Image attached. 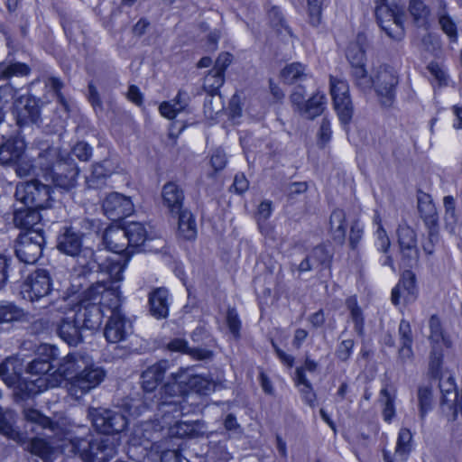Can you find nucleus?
Masks as SVG:
<instances>
[{
  "instance_id": "obj_35",
  "label": "nucleus",
  "mask_w": 462,
  "mask_h": 462,
  "mask_svg": "<svg viewBox=\"0 0 462 462\" xmlns=\"http://www.w3.org/2000/svg\"><path fill=\"white\" fill-rule=\"evenodd\" d=\"M187 370V388L188 394L190 392L197 393L200 395H208L216 390V383L205 376L195 374L191 370Z\"/></svg>"
},
{
  "instance_id": "obj_28",
  "label": "nucleus",
  "mask_w": 462,
  "mask_h": 462,
  "mask_svg": "<svg viewBox=\"0 0 462 462\" xmlns=\"http://www.w3.org/2000/svg\"><path fill=\"white\" fill-rule=\"evenodd\" d=\"M149 310L157 319H165L169 315V291L164 287L153 289L149 293Z\"/></svg>"
},
{
  "instance_id": "obj_64",
  "label": "nucleus",
  "mask_w": 462,
  "mask_h": 462,
  "mask_svg": "<svg viewBox=\"0 0 462 462\" xmlns=\"http://www.w3.org/2000/svg\"><path fill=\"white\" fill-rule=\"evenodd\" d=\"M55 367L56 365L53 364L42 361V359H33L27 365L26 371L33 375H45L48 374Z\"/></svg>"
},
{
  "instance_id": "obj_29",
  "label": "nucleus",
  "mask_w": 462,
  "mask_h": 462,
  "mask_svg": "<svg viewBox=\"0 0 462 462\" xmlns=\"http://www.w3.org/2000/svg\"><path fill=\"white\" fill-rule=\"evenodd\" d=\"M15 412L0 406V434L16 442H22L23 435L15 427Z\"/></svg>"
},
{
  "instance_id": "obj_62",
  "label": "nucleus",
  "mask_w": 462,
  "mask_h": 462,
  "mask_svg": "<svg viewBox=\"0 0 462 462\" xmlns=\"http://www.w3.org/2000/svg\"><path fill=\"white\" fill-rule=\"evenodd\" d=\"M38 393L35 389V383L33 381L29 382H18V385L14 392L16 401H25L32 397Z\"/></svg>"
},
{
  "instance_id": "obj_32",
  "label": "nucleus",
  "mask_w": 462,
  "mask_h": 462,
  "mask_svg": "<svg viewBox=\"0 0 462 462\" xmlns=\"http://www.w3.org/2000/svg\"><path fill=\"white\" fill-rule=\"evenodd\" d=\"M437 17L443 32L451 42H457L458 34L457 24L447 11V3L444 0H437Z\"/></svg>"
},
{
  "instance_id": "obj_58",
  "label": "nucleus",
  "mask_w": 462,
  "mask_h": 462,
  "mask_svg": "<svg viewBox=\"0 0 462 462\" xmlns=\"http://www.w3.org/2000/svg\"><path fill=\"white\" fill-rule=\"evenodd\" d=\"M36 357L34 359H42L49 364H53L54 361L58 360L60 351L59 348L51 344H41L35 350Z\"/></svg>"
},
{
  "instance_id": "obj_56",
  "label": "nucleus",
  "mask_w": 462,
  "mask_h": 462,
  "mask_svg": "<svg viewBox=\"0 0 462 462\" xmlns=\"http://www.w3.org/2000/svg\"><path fill=\"white\" fill-rule=\"evenodd\" d=\"M397 236L400 250L418 246L416 232L409 226H399Z\"/></svg>"
},
{
  "instance_id": "obj_20",
  "label": "nucleus",
  "mask_w": 462,
  "mask_h": 462,
  "mask_svg": "<svg viewBox=\"0 0 462 462\" xmlns=\"http://www.w3.org/2000/svg\"><path fill=\"white\" fill-rule=\"evenodd\" d=\"M90 358L88 354L80 351L69 353L58 361L53 374L57 373L67 381L66 383H70L86 367Z\"/></svg>"
},
{
  "instance_id": "obj_6",
  "label": "nucleus",
  "mask_w": 462,
  "mask_h": 462,
  "mask_svg": "<svg viewBox=\"0 0 462 462\" xmlns=\"http://www.w3.org/2000/svg\"><path fill=\"white\" fill-rule=\"evenodd\" d=\"M369 90L374 88L381 106L389 108L396 99L399 85L398 72L391 66H379L373 76L369 77Z\"/></svg>"
},
{
  "instance_id": "obj_59",
  "label": "nucleus",
  "mask_w": 462,
  "mask_h": 462,
  "mask_svg": "<svg viewBox=\"0 0 462 462\" xmlns=\"http://www.w3.org/2000/svg\"><path fill=\"white\" fill-rule=\"evenodd\" d=\"M380 395L383 404V420L390 423L395 416L394 397L391 395L387 388H383L380 392Z\"/></svg>"
},
{
  "instance_id": "obj_51",
  "label": "nucleus",
  "mask_w": 462,
  "mask_h": 462,
  "mask_svg": "<svg viewBox=\"0 0 462 462\" xmlns=\"http://www.w3.org/2000/svg\"><path fill=\"white\" fill-rule=\"evenodd\" d=\"M309 255L314 264H317L323 269L329 268L333 257V254L324 245L315 246Z\"/></svg>"
},
{
  "instance_id": "obj_44",
  "label": "nucleus",
  "mask_w": 462,
  "mask_h": 462,
  "mask_svg": "<svg viewBox=\"0 0 462 462\" xmlns=\"http://www.w3.org/2000/svg\"><path fill=\"white\" fill-rule=\"evenodd\" d=\"M167 349L171 352L189 354L199 359H206L211 356V352L205 349H193L188 346V342L182 338H174L167 344Z\"/></svg>"
},
{
  "instance_id": "obj_1",
  "label": "nucleus",
  "mask_w": 462,
  "mask_h": 462,
  "mask_svg": "<svg viewBox=\"0 0 462 462\" xmlns=\"http://www.w3.org/2000/svg\"><path fill=\"white\" fill-rule=\"evenodd\" d=\"M83 234H80L73 226H64L60 229L57 237L58 250L75 259L77 265L80 268L78 278L90 277L95 275L96 272L102 271L109 274V276L121 279V273L124 271V264L121 258L104 257L103 249H92L90 246L84 245Z\"/></svg>"
},
{
  "instance_id": "obj_57",
  "label": "nucleus",
  "mask_w": 462,
  "mask_h": 462,
  "mask_svg": "<svg viewBox=\"0 0 462 462\" xmlns=\"http://www.w3.org/2000/svg\"><path fill=\"white\" fill-rule=\"evenodd\" d=\"M443 362V348L441 346H431L430 353L429 371L432 377H439Z\"/></svg>"
},
{
  "instance_id": "obj_10",
  "label": "nucleus",
  "mask_w": 462,
  "mask_h": 462,
  "mask_svg": "<svg viewBox=\"0 0 462 462\" xmlns=\"http://www.w3.org/2000/svg\"><path fill=\"white\" fill-rule=\"evenodd\" d=\"M88 416L94 428L106 436L122 432L128 423L127 418L117 410L90 408Z\"/></svg>"
},
{
  "instance_id": "obj_25",
  "label": "nucleus",
  "mask_w": 462,
  "mask_h": 462,
  "mask_svg": "<svg viewBox=\"0 0 462 462\" xmlns=\"http://www.w3.org/2000/svg\"><path fill=\"white\" fill-rule=\"evenodd\" d=\"M41 209L32 208L31 206L21 207L14 206L13 222L15 227L29 232L35 229V226L40 223L42 216ZM39 227H36L38 229Z\"/></svg>"
},
{
  "instance_id": "obj_18",
  "label": "nucleus",
  "mask_w": 462,
  "mask_h": 462,
  "mask_svg": "<svg viewBox=\"0 0 462 462\" xmlns=\"http://www.w3.org/2000/svg\"><path fill=\"white\" fill-rule=\"evenodd\" d=\"M63 313L64 315L55 322V332L69 346H78L84 340V329L69 309Z\"/></svg>"
},
{
  "instance_id": "obj_13",
  "label": "nucleus",
  "mask_w": 462,
  "mask_h": 462,
  "mask_svg": "<svg viewBox=\"0 0 462 462\" xmlns=\"http://www.w3.org/2000/svg\"><path fill=\"white\" fill-rule=\"evenodd\" d=\"M102 244L107 251L116 254L114 256H108L106 255V252L103 250L104 257H120L125 269L129 260V256L134 252V250L130 249L125 227L108 226L105 228L102 235Z\"/></svg>"
},
{
  "instance_id": "obj_40",
  "label": "nucleus",
  "mask_w": 462,
  "mask_h": 462,
  "mask_svg": "<svg viewBox=\"0 0 462 462\" xmlns=\"http://www.w3.org/2000/svg\"><path fill=\"white\" fill-rule=\"evenodd\" d=\"M124 227L132 250L143 245L148 237L145 226L140 222H130Z\"/></svg>"
},
{
  "instance_id": "obj_8",
  "label": "nucleus",
  "mask_w": 462,
  "mask_h": 462,
  "mask_svg": "<svg viewBox=\"0 0 462 462\" xmlns=\"http://www.w3.org/2000/svg\"><path fill=\"white\" fill-rule=\"evenodd\" d=\"M45 245L44 231L42 228L32 229L18 236L14 252L19 261L33 264L42 255Z\"/></svg>"
},
{
  "instance_id": "obj_17",
  "label": "nucleus",
  "mask_w": 462,
  "mask_h": 462,
  "mask_svg": "<svg viewBox=\"0 0 462 462\" xmlns=\"http://www.w3.org/2000/svg\"><path fill=\"white\" fill-rule=\"evenodd\" d=\"M81 295L82 299L79 302L69 308V310L84 330H95L102 323L103 313L101 307L97 301H89L86 299L84 291L81 292Z\"/></svg>"
},
{
  "instance_id": "obj_27",
  "label": "nucleus",
  "mask_w": 462,
  "mask_h": 462,
  "mask_svg": "<svg viewBox=\"0 0 462 462\" xmlns=\"http://www.w3.org/2000/svg\"><path fill=\"white\" fill-rule=\"evenodd\" d=\"M26 144L23 137L11 136L0 144V164L8 165L20 160L25 151Z\"/></svg>"
},
{
  "instance_id": "obj_15",
  "label": "nucleus",
  "mask_w": 462,
  "mask_h": 462,
  "mask_svg": "<svg viewBox=\"0 0 462 462\" xmlns=\"http://www.w3.org/2000/svg\"><path fill=\"white\" fill-rule=\"evenodd\" d=\"M330 93L339 121L344 125H347L351 122L354 114L347 82L331 76Z\"/></svg>"
},
{
  "instance_id": "obj_33",
  "label": "nucleus",
  "mask_w": 462,
  "mask_h": 462,
  "mask_svg": "<svg viewBox=\"0 0 462 462\" xmlns=\"http://www.w3.org/2000/svg\"><path fill=\"white\" fill-rule=\"evenodd\" d=\"M418 210L427 227L438 226L437 208L429 194L422 193L418 197Z\"/></svg>"
},
{
  "instance_id": "obj_45",
  "label": "nucleus",
  "mask_w": 462,
  "mask_h": 462,
  "mask_svg": "<svg viewBox=\"0 0 462 462\" xmlns=\"http://www.w3.org/2000/svg\"><path fill=\"white\" fill-rule=\"evenodd\" d=\"M26 449L32 455L39 457L43 462L50 460L54 451L53 447L48 441L40 438L32 439Z\"/></svg>"
},
{
  "instance_id": "obj_4",
  "label": "nucleus",
  "mask_w": 462,
  "mask_h": 462,
  "mask_svg": "<svg viewBox=\"0 0 462 462\" xmlns=\"http://www.w3.org/2000/svg\"><path fill=\"white\" fill-rule=\"evenodd\" d=\"M123 273L124 271L121 273V279L116 280L105 272H96L97 280L84 289L85 298L89 301H97L100 307L108 308L111 314H114L115 311H122L123 300L118 283L124 279Z\"/></svg>"
},
{
  "instance_id": "obj_55",
  "label": "nucleus",
  "mask_w": 462,
  "mask_h": 462,
  "mask_svg": "<svg viewBox=\"0 0 462 462\" xmlns=\"http://www.w3.org/2000/svg\"><path fill=\"white\" fill-rule=\"evenodd\" d=\"M224 82L225 75L212 69L204 78L203 89L207 93H219Z\"/></svg>"
},
{
  "instance_id": "obj_23",
  "label": "nucleus",
  "mask_w": 462,
  "mask_h": 462,
  "mask_svg": "<svg viewBox=\"0 0 462 462\" xmlns=\"http://www.w3.org/2000/svg\"><path fill=\"white\" fill-rule=\"evenodd\" d=\"M169 419L167 418V421L171 422ZM166 424L169 425L168 434L171 438L199 439L204 436L208 437V426L203 420H178L173 425H171V423Z\"/></svg>"
},
{
  "instance_id": "obj_38",
  "label": "nucleus",
  "mask_w": 462,
  "mask_h": 462,
  "mask_svg": "<svg viewBox=\"0 0 462 462\" xmlns=\"http://www.w3.org/2000/svg\"><path fill=\"white\" fill-rule=\"evenodd\" d=\"M179 234L186 240H192L197 236V224L194 216L188 209H182L177 214Z\"/></svg>"
},
{
  "instance_id": "obj_53",
  "label": "nucleus",
  "mask_w": 462,
  "mask_h": 462,
  "mask_svg": "<svg viewBox=\"0 0 462 462\" xmlns=\"http://www.w3.org/2000/svg\"><path fill=\"white\" fill-rule=\"evenodd\" d=\"M269 18L272 26L276 30V32L282 36L288 35L289 37H293V32L290 26L286 23L282 14L277 7H273L269 12Z\"/></svg>"
},
{
  "instance_id": "obj_19",
  "label": "nucleus",
  "mask_w": 462,
  "mask_h": 462,
  "mask_svg": "<svg viewBox=\"0 0 462 462\" xmlns=\"http://www.w3.org/2000/svg\"><path fill=\"white\" fill-rule=\"evenodd\" d=\"M133 333V325L122 311L111 314L104 329V336L109 343H119Z\"/></svg>"
},
{
  "instance_id": "obj_3",
  "label": "nucleus",
  "mask_w": 462,
  "mask_h": 462,
  "mask_svg": "<svg viewBox=\"0 0 462 462\" xmlns=\"http://www.w3.org/2000/svg\"><path fill=\"white\" fill-rule=\"evenodd\" d=\"M85 435L74 436L69 439L71 454L79 456L83 462H108L116 454L119 439L111 436L94 438L89 429Z\"/></svg>"
},
{
  "instance_id": "obj_5",
  "label": "nucleus",
  "mask_w": 462,
  "mask_h": 462,
  "mask_svg": "<svg viewBox=\"0 0 462 462\" xmlns=\"http://www.w3.org/2000/svg\"><path fill=\"white\" fill-rule=\"evenodd\" d=\"M375 16L378 24L394 41L404 37V8L400 0H374Z\"/></svg>"
},
{
  "instance_id": "obj_7",
  "label": "nucleus",
  "mask_w": 462,
  "mask_h": 462,
  "mask_svg": "<svg viewBox=\"0 0 462 462\" xmlns=\"http://www.w3.org/2000/svg\"><path fill=\"white\" fill-rule=\"evenodd\" d=\"M51 189L49 185L43 184L38 180H32L17 183L14 197L16 201L23 206L44 209L51 205Z\"/></svg>"
},
{
  "instance_id": "obj_12",
  "label": "nucleus",
  "mask_w": 462,
  "mask_h": 462,
  "mask_svg": "<svg viewBox=\"0 0 462 462\" xmlns=\"http://www.w3.org/2000/svg\"><path fill=\"white\" fill-rule=\"evenodd\" d=\"M79 174V168L70 155L61 156L49 173L52 183L67 191L77 186Z\"/></svg>"
},
{
  "instance_id": "obj_16",
  "label": "nucleus",
  "mask_w": 462,
  "mask_h": 462,
  "mask_svg": "<svg viewBox=\"0 0 462 462\" xmlns=\"http://www.w3.org/2000/svg\"><path fill=\"white\" fill-rule=\"evenodd\" d=\"M346 59L351 66V76L355 85L362 91L369 88V76L365 69V51L359 42H351L346 52Z\"/></svg>"
},
{
  "instance_id": "obj_24",
  "label": "nucleus",
  "mask_w": 462,
  "mask_h": 462,
  "mask_svg": "<svg viewBox=\"0 0 462 462\" xmlns=\"http://www.w3.org/2000/svg\"><path fill=\"white\" fill-rule=\"evenodd\" d=\"M171 363L167 359H162L149 365L141 374L142 388L145 393H152L163 381L165 374L170 370Z\"/></svg>"
},
{
  "instance_id": "obj_36",
  "label": "nucleus",
  "mask_w": 462,
  "mask_h": 462,
  "mask_svg": "<svg viewBox=\"0 0 462 462\" xmlns=\"http://www.w3.org/2000/svg\"><path fill=\"white\" fill-rule=\"evenodd\" d=\"M408 10L415 26L429 29L430 9L422 0H409Z\"/></svg>"
},
{
  "instance_id": "obj_21",
  "label": "nucleus",
  "mask_w": 462,
  "mask_h": 462,
  "mask_svg": "<svg viewBox=\"0 0 462 462\" xmlns=\"http://www.w3.org/2000/svg\"><path fill=\"white\" fill-rule=\"evenodd\" d=\"M102 208L109 219L118 221L134 212V204L129 198L120 193L113 192L104 199Z\"/></svg>"
},
{
  "instance_id": "obj_9",
  "label": "nucleus",
  "mask_w": 462,
  "mask_h": 462,
  "mask_svg": "<svg viewBox=\"0 0 462 462\" xmlns=\"http://www.w3.org/2000/svg\"><path fill=\"white\" fill-rule=\"evenodd\" d=\"M106 376V371L101 366L95 365L90 358L86 367L70 383H66L68 393L75 399H79L97 387Z\"/></svg>"
},
{
  "instance_id": "obj_2",
  "label": "nucleus",
  "mask_w": 462,
  "mask_h": 462,
  "mask_svg": "<svg viewBox=\"0 0 462 462\" xmlns=\"http://www.w3.org/2000/svg\"><path fill=\"white\" fill-rule=\"evenodd\" d=\"M187 370L180 369L171 373L169 380L161 387L152 401L156 416L163 423H169L167 418H178L190 411L187 405Z\"/></svg>"
},
{
  "instance_id": "obj_61",
  "label": "nucleus",
  "mask_w": 462,
  "mask_h": 462,
  "mask_svg": "<svg viewBox=\"0 0 462 462\" xmlns=\"http://www.w3.org/2000/svg\"><path fill=\"white\" fill-rule=\"evenodd\" d=\"M93 154V148L86 142H78L71 149L70 152L64 155L76 157L81 162H88Z\"/></svg>"
},
{
  "instance_id": "obj_63",
  "label": "nucleus",
  "mask_w": 462,
  "mask_h": 462,
  "mask_svg": "<svg viewBox=\"0 0 462 462\" xmlns=\"http://www.w3.org/2000/svg\"><path fill=\"white\" fill-rule=\"evenodd\" d=\"M79 226L80 229L77 231L83 234V238L91 234L98 235L103 229L101 221L95 218H83L80 220Z\"/></svg>"
},
{
  "instance_id": "obj_14",
  "label": "nucleus",
  "mask_w": 462,
  "mask_h": 462,
  "mask_svg": "<svg viewBox=\"0 0 462 462\" xmlns=\"http://www.w3.org/2000/svg\"><path fill=\"white\" fill-rule=\"evenodd\" d=\"M42 102L31 95L19 97L14 104V114L20 127L42 124L41 108Z\"/></svg>"
},
{
  "instance_id": "obj_48",
  "label": "nucleus",
  "mask_w": 462,
  "mask_h": 462,
  "mask_svg": "<svg viewBox=\"0 0 462 462\" xmlns=\"http://www.w3.org/2000/svg\"><path fill=\"white\" fill-rule=\"evenodd\" d=\"M419 414L421 420H424L427 413L432 409V388L430 385H420L417 393Z\"/></svg>"
},
{
  "instance_id": "obj_22",
  "label": "nucleus",
  "mask_w": 462,
  "mask_h": 462,
  "mask_svg": "<svg viewBox=\"0 0 462 462\" xmlns=\"http://www.w3.org/2000/svg\"><path fill=\"white\" fill-rule=\"evenodd\" d=\"M417 295L416 275L411 270H405L399 282L392 291L391 300L397 306L400 304L401 299L406 303L413 302Z\"/></svg>"
},
{
  "instance_id": "obj_60",
  "label": "nucleus",
  "mask_w": 462,
  "mask_h": 462,
  "mask_svg": "<svg viewBox=\"0 0 462 462\" xmlns=\"http://www.w3.org/2000/svg\"><path fill=\"white\" fill-rule=\"evenodd\" d=\"M14 276V260L11 256L0 254V291Z\"/></svg>"
},
{
  "instance_id": "obj_49",
  "label": "nucleus",
  "mask_w": 462,
  "mask_h": 462,
  "mask_svg": "<svg viewBox=\"0 0 462 462\" xmlns=\"http://www.w3.org/2000/svg\"><path fill=\"white\" fill-rule=\"evenodd\" d=\"M109 175L110 171L105 168L104 162L95 163L91 174L86 178V185L88 189H98Z\"/></svg>"
},
{
  "instance_id": "obj_34",
  "label": "nucleus",
  "mask_w": 462,
  "mask_h": 462,
  "mask_svg": "<svg viewBox=\"0 0 462 462\" xmlns=\"http://www.w3.org/2000/svg\"><path fill=\"white\" fill-rule=\"evenodd\" d=\"M23 415L26 420V428L30 429L28 430L35 431V427H39L41 429H48L52 432H55L59 428L57 422L51 420L49 417L42 414L39 411L34 409H25L23 411Z\"/></svg>"
},
{
  "instance_id": "obj_37",
  "label": "nucleus",
  "mask_w": 462,
  "mask_h": 462,
  "mask_svg": "<svg viewBox=\"0 0 462 462\" xmlns=\"http://www.w3.org/2000/svg\"><path fill=\"white\" fill-rule=\"evenodd\" d=\"M329 227L333 240L343 245L346 241V213L344 210L337 208L332 211L329 217Z\"/></svg>"
},
{
  "instance_id": "obj_42",
  "label": "nucleus",
  "mask_w": 462,
  "mask_h": 462,
  "mask_svg": "<svg viewBox=\"0 0 462 462\" xmlns=\"http://www.w3.org/2000/svg\"><path fill=\"white\" fill-rule=\"evenodd\" d=\"M281 76L287 84L301 82L308 78L306 66L300 62H292L282 69Z\"/></svg>"
},
{
  "instance_id": "obj_46",
  "label": "nucleus",
  "mask_w": 462,
  "mask_h": 462,
  "mask_svg": "<svg viewBox=\"0 0 462 462\" xmlns=\"http://www.w3.org/2000/svg\"><path fill=\"white\" fill-rule=\"evenodd\" d=\"M26 319V313L14 303H0V325Z\"/></svg>"
},
{
  "instance_id": "obj_41",
  "label": "nucleus",
  "mask_w": 462,
  "mask_h": 462,
  "mask_svg": "<svg viewBox=\"0 0 462 462\" xmlns=\"http://www.w3.org/2000/svg\"><path fill=\"white\" fill-rule=\"evenodd\" d=\"M346 307L354 323V329L359 337L365 335V316L361 307L358 305L356 296H350L346 300Z\"/></svg>"
},
{
  "instance_id": "obj_31",
  "label": "nucleus",
  "mask_w": 462,
  "mask_h": 462,
  "mask_svg": "<svg viewBox=\"0 0 462 462\" xmlns=\"http://www.w3.org/2000/svg\"><path fill=\"white\" fill-rule=\"evenodd\" d=\"M439 389L442 393L441 405L443 409H448L453 411V419L457 417V397L458 393L456 389V384L452 377L447 380L440 379Z\"/></svg>"
},
{
  "instance_id": "obj_26",
  "label": "nucleus",
  "mask_w": 462,
  "mask_h": 462,
  "mask_svg": "<svg viewBox=\"0 0 462 462\" xmlns=\"http://www.w3.org/2000/svg\"><path fill=\"white\" fill-rule=\"evenodd\" d=\"M162 198L163 206L168 208L171 215L177 214L184 209V191L176 182L168 181L163 185Z\"/></svg>"
},
{
  "instance_id": "obj_30",
  "label": "nucleus",
  "mask_w": 462,
  "mask_h": 462,
  "mask_svg": "<svg viewBox=\"0 0 462 462\" xmlns=\"http://www.w3.org/2000/svg\"><path fill=\"white\" fill-rule=\"evenodd\" d=\"M23 370L21 360L10 356L0 364V378L9 386L17 383Z\"/></svg>"
},
{
  "instance_id": "obj_54",
  "label": "nucleus",
  "mask_w": 462,
  "mask_h": 462,
  "mask_svg": "<svg viewBox=\"0 0 462 462\" xmlns=\"http://www.w3.org/2000/svg\"><path fill=\"white\" fill-rule=\"evenodd\" d=\"M328 0H307L309 22L313 27L321 23L322 11Z\"/></svg>"
},
{
  "instance_id": "obj_50",
  "label": "nucleus",
  "mask_w": 462,
  "mask_h": 462,
  "mask_svg": "<svg viewBox=\"0 0 462 462\" xmlns=\"http://www.w3.org/2000/svg\"><path fill=\"white\" fill-rule=\"evenodd\" d=\"M412 434L407 428H402L398 434L395 454L402 460H405L407 456L411 451L412 448Z\"/></svg>"
},
{
  "instance_id": "obj_11",
  "label": "nucleus",
  "mask_w": 462,
  "mask_h": 462,
  "mask_svg": "<svg viewBox=\"0 0 462 462\" xmlns=\"http://www.w3.org/2000/svg\"><path fill=\"white\" fill-rule=\"evenodd\" d=\"M52 290V279L45 269H37L23 282L21 288L23 298L31 302L40 301Z\"/></svg>"
},
{
  "instance_id": "obj_47",
  "label": "nucleus",
  "mask_w": 462,
  "mask_h": 462,
  "mask_svg": "<svg viewBox=\"0 0 462 462\" xmlns=\"http://www.w3.org/2000/svg\"><path fill=\"white\" fill-rule=\"evenodd\" d=\"M430 336L429 340L431 346H448V340L446 338L441 322L436 315H432L429 320Z\"/></svg>"
},
{
  "instance_id": "obj_43",
  "label": "nucleus",
  "mask_w": 462,
  "mask_h": 462,
  "mask_svg": "<svg viewBox=\"0 0 462 462\" xmlns=\"http://www.w3.org/2000/svg\"><path fill=\"white\" fill-rule=\"evenodd\" d=\"M31 72V68L23 62H0V79L7 80L12 77H24Z\"/></svg>"
},
{
  "instance_id": "obj_52",
  "label": "nucleus",
  "mask_w": 462,
  "mask_h": 462,
  "mask_svg": "<svg viewBox=\"0 0 462 462\" xmlns=\"http://www.w3.org/2000/svg\"><path fill=\"white\" fill-rule=\"evenodd\" d=\"M65 156L60 154L58 150L52 146H47L39 152L38 160L42 169L46 171L48 174L51 172L52 166L61 157Z\"/></svg>"
},
{
  "instance_id": "obj_39",
  "label": "nucleus",
  "mask_w": 462,
  "mask_h": 462,
  "mask_svg": "<svg viewBox=\"0 0 462 462\" xmlns=\"http://www.w3.org/2000/svg\"><path fill=\"white\" fill-rule=\"evenodd\" d=\"M325 105V95L318 92L312 95V97L306 101L303 107H301L300 114L303 117L312 120L323 113Z\"/></svg>"
}]
</instances>
